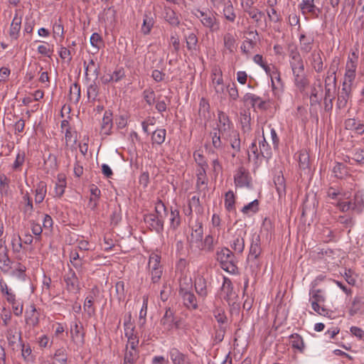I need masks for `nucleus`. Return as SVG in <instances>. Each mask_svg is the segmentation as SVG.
Masks as SVG:
<instances>
[{
  "label": "nucleus",
  "instance_id": "20e7f679",
  "mask_svg": "<svg viewBox=\"0 0 364 364\" xmlns=\"http://www.w3.org/2000/svg\"><path fill=\"white\" fill-rule=\"evenodd\" d=\"M195 16L200 21L202 25L211 32H216L220 28V21L215 14L211 11L196 9L193 13Z\"/></svg>",
  "mask_w": 364,
  "mask_h": 364
},
{
  "label": "nucleus",
  "instance_id": "c85d7f7f",
  "mask_svg": "<svg viewBox=\"0 0 364 364\" xmlns=\"http://www.w3.org/2000/svg\"><path fill=\"white\" fill-rule=\"evenodd\" d=\"M25 321L26 324L30 326L36 327L38 325L40 321V312L34 305L30 306V310L25 313Z\"/></svg>",
  "mask_w": 364,
  "mask_h": 364
},
{
  "label": "nucleus",
  "instance_id": "39448f33",
  "mask_svg": "<svg viewBox=\"0 0 364 364\" xmlns=\"http://www.w3.org/2000/svg\"><path fill=\"white\" fill-rule=\"evenodd\" d=\"M148 268L152 283H159L163 274L161 256L159 254L152 252L149 255Z\"/></svg>",
  "mask_w": 364,
  "mask_h": 364
},
{
  "label": "nucleus",
  "instance_id": "a211bd4d",
  "mask_svg": "<svg viewBox=\"0 0 364 364\" xmlns=\"http://www.w3.org/2000/svg\"><path fill=\"white\" fill-rule=\"evenodd\" d=\"M267 74L271 77L272 87L274 95L279 97L283 92L284 88V85L282 81L279 72L274 67H272L270 73Z\"/></svg>",
  "mask_w": 364,
  "mask_h": 364
},
{
  "label": "nucleus",
  "instance_id": "473e14b6",
  "mask_svg": "<svg viewBox=\"0 0 364 364\" xmlns=\"http://www.w3.org/2000/svg\"><path fill=\"white\" fill-rule=\"evenodd\" d=\"M164 20L171 26L178 27L181 20L178 14L170 7H166L163 13Z\"/></svg>",
  "mask_w": 364,
  "mask_h": 364
},
{
  "label": "nucleus",
  "instance_id": "bf43d9fd",
  "mask_svg": "<svg viewBox=\"0 0 364 364\" xmlns=\"http://www.w3.org/2000/svg\"><path fill=\"white\" fill-rule=\"evenodd\" d=\"M80 86L77 82H75L70 87V100L74 104H77L80 100Z\"/></svg>",
  "mask_w": 364,
  "mask_h": 364
},
{
  "label": "nucleus",
  "instance_id": "5fc2aeb1",
  "mask_svg": "<svg viewBox=\"0 0 364 364\" xmlns=\"http://www.w3.org/2000/svg\"><path fill=\"white\" fill-rule=\"evenodd\" d=\"M0 289L2 295L6 297L8 303L13 301L14 299L16 298V294L13 292L11 289L9 288L7 284L2 278L0 279Z\"/></svg>",
  "mask_w": 364,
  "mask_h": 364
},
{
  "label": "nucleus",
  "instance_id": "2eb2a0df",
  "mask_svg": "<svg viewBox=\"0 0 364 364\" xmlns=\"http://www.w3.org/2000/svg\"><path fill=\"white\" fill-rule=\"evenodd\" d=\"M234 182L237 187L249 188L251 185L249 171L243 166L239 167L234 175Z\"/></svg>",
  "mask_w": 364,
  "mask_h": 364
},
{
  "label": "nucleus",
  "instance_id": "7c9ffc66",
  "mask_svg": "<svg viewBox=\"0 0 364 364\" xmlns=\"http://www.w3.org/2000/svg\"><path fill=\"white\" fill-rule=\"evenodd\" d=\"M289 57V63L292 73H295L296 70L304 69V61L299 52L291 50Z\"/></svg>",
  "mask_w": 364,
  "mask_h": 364
},
{
  "label": "nucleus",
  "instance_id": "9d476101",
  "mask_svg": "<svg viewBox=\"0 0 364 364\" xmlns=\"http://www.w3.org/2000/svg\"><path fill=\"white\" fill-rule=\"evenodd\" d=\"M220 296L221 299L226 301L229 305L235 304L238 298L237 293L234 290L231 280L227 277H223Z\"/></svg>",
  "mask_w": 364,
  "mask_h": 364
},
{
  "label": "nucleus",
  "instance_id": "c03bdc74",
  "mask_svg": "<svg viewBox=\"0 0 364 364\" xmlns=\"http://www.w3.org/2000/svg\"><path fill=\"white\" fill-rule=\"evenodd\" d=\"M185 41L187 50L191 53L198 50V39L196 34L193 32L189 33L185 36Z\"/></svg>",
  "mask_w": 364,
  "mask_h": 364
},
{
  "label": "nucleus",
  "instance_id": "f257e3e1",
  "mask_svg": "<svg viewBox=\"0 0 364 364\" xmlns=\"http://www.w3.org/2000/svg\"><path fill=\"white\" fill-rule=\"evenodd\" d=\"M326 300V297L323 290L314 287L310 288L309 302L312 309L321 316L330 317L332 312L324 306L323 304Z\"/></svg>",
  "mask_w": 364,
  "mask_h": 364
},
{
  "label": "nucleus",
  "instance_id": "0e129e2a",
  "mask_svg": "<svg viewBox=\"0 0 364 364\" xmlns=\"http://www.w3.org/2000/svg\"><path fill=\"white\" fill-rule=\"evenodd\" d=\"M53 34L54 38H64V26L60 18L55 19L53 23Z\"/></svg>",
  "mask_w": 364,
  "mask_h": 364
},
{
  "label": "nucleus",
  "instance_id": "e433bc0d",
  "mask_svg": "<svg viewBox=\"0 0 364 364\" xmlns=\"http://www.w3.org/2000/svg\"><path fill=\"white\" fill-rule=\"evenodd\" d=\"M215 244V240L211 234L206 235L204 240H202L199 245L198 252L205 251L207 252H213Z\"/></svg>",
  "mask_w": 364,
  "mask_h": 364
},
{
  "label": "nucleus",
  "instance_id": "052dcab7",
  "mask_svg": "<svg viewBox=\"0 0 364 364\" xmlns=\"http://www.w3.org/2000/svg\"><path fill=\"white\" fill-rule=\"evenodd\" d=\"M112 127V113L105 112L102 118L101 129L105 134H108Z\"/></svg>",
  "mask_w": 364,
  "mask_h": 364
},
{
  "label": "nucleus",
  "instance_id": "4d7b16f0",
  "mask_svg": "<svg viewBox=\"0 0 364 364\" xmlns=\"http://www.w3.org/2000/svg\"><path fill=\"white\" fill-rule=\"evenodd\" d=\"M117 11L114 6H108L105 8L102 14V19L108 23H113L116 20Z\"/></svg>",
  "mask_w": 364,
  "mask_h": 364
},
{
  "label": "nucleus",
  "instance_id": "09e8293b",
  "mask_svg": "<svg viewBox=\"0 0 364 364\" xmlns=\"http://www.w3.org/2000/svg\"><path fill=\"white\" fill-rule=\"evenodd\" d=\"M327 195L330 198L339 201V198H348L350 193L349 191H343L342 189L330 187L327 191Z\"/></svg>",
  "mask_w": 364,
  "mask_h": 364
},
{
  "label": "nucleus",
  "instance_id": "680f3d73",
  "mask_svg": "<svg viewBox=\"0 0 364 364\" xmlns=\"http://www.w3.org/2000/svg\"><path fill=\"white\" fill-rule=\"evenodd\" d=\"M10 179L4 173L0 174V194L7 196L10 193Z\"/></svg>",
  "mask_w": 364,
  "mask_h": 364
},
{
  "label": "nucleus",
  "instance_id": "2f4dec72",
  "mask_svg": "<svg viewBox=\"0 0 364 364\" xmlns=\"http://www.w3.org/2000/svg\"><path fill=\"white\" fill-rule=\"evenodd\" d=\"M182 298L183 304L188 309L195 310L198 309V301L196 296L191 291H185L179 294Z\"/></svg>",
  "mask_w": 364,
  "mask_h": 364
},
{
  "label": "nucleus",
  "instance_id": "ddd939ff",
  "mask_svg": "<svg viewBox=\"0 0 364 364\" xmlns=\"http://www.w3.org/2000/svg\"><path fill=\"white\" fill-rule=\"evenodd\" d=\"M247 231L245 228H238L230 242V247L236 254L241 255L245 249V237Z\"/></svg>",
  "mask_w": 364,
  "mask_h": 364
},
{
  "label": "nucleus",
  "instance_id": "f704fd0d",
  "mask_svg": "<svg viewBox=\"0 0 364 364\" xmlns=\"http://www.w3.org/2000/svg\"><path fill=\"white\" fill-rule=\"evenodd\" d=\"M155 23V18L151 12H146L143 16V23L141 27V32L143 35H149Z\"/></svg>",
  "mask_w": 364,
  "mask_h": 364
},
{
  "label": "nucleus",
  "instance_id": "4c0bfd02",
  "mask_svg": "<svg viewBox=\"0 0 364 364\" xmlns=\"http://www.w3.org/2000/svg\"><path fill=\"white\" fill-rule=\"evenodd\" d=\"M178 283H179V294L191 291L193 287L192 278L190 275H179L178 276Z\"/></svg>",
  "mask_w": 364,
  "mask_h": 364
},
{
  "label": "nucleus",
  "instance_id": "49530a36",
  "mask_svg": "<svg viewBox=\"0 0 364 364\" xmlns=\"http://www.w3.org/2000/svg\"><path fill=\"white\" fill-rule=\"evenodd\" d=\"M298 162L299 168L304 172L309 170L310 159L306 151L302 150L298 154Z\"/></svg>",
  "mask_w": 364,
  "mask_h": 364
},
{
  "label": "nucleus",
  "instance_id": "c756f323",
  "mask_svg": "<svg viewBox=\"0 0 364 364\" xmlns=\"http://www.w3.org/2000/svg\"><path fill=\"white\" fill-rule=\"evenodd\" d=\"M124 334L128 339V346H130L132 350H136V347L138 346L139 340L134 333V326L129 322H124Z\"/></svg>",
  "mask_w": 364,
  "mask_h": 364
},
{
  "label": "nucleus",
  "instance_id": "cd10ccee",
  "mask_svg": "<svg viewBox=\"0 0 364 364\" xmlns=\"http://www.w3.org/2000/svg\"><path fill=\"white\" fill-rule=\"evenodd\" d=\"M352 87L349 86L343 85L342 89L338 92L337 97L336 106L338 109H343L346 107L347 103L350 98Z\"/></svg>",
  "mask_w": 364,
  "mask_h": 364
},
{
  "label": "nucleus",
  "instance_id": "3c124183",
  "mask_svg": "<svg viewBox=\"0 0 364 364\" xmlns=\"http://www.w3.org/2000/svg\"><path fill=\"white\" fill-rule=\"evenodd\" d=\"M65 139L66 147H70L71 150L75 149L77 142V134L71 130V128H67L65 132Z\"/></svg>",
  "mask_w": 364,
  "mask_h": 364
},
{
  "label": "nucleus",
  "instance_id": "13d9d810",
  "mask_svg": "<svg viewBox=\"0 0 364 364\" xmlns=\"http://www.w3.org/2000/svg\"><path fill=\"white\" fill-rule=\"evenodd\" d=\"M223 43L225 48L229 53H233L236 48V40L233 35L230 33H226L223 36Z\"/></svg>",
  "mask_w": 364,
  "mask_h": 364
},
{
  "label": "nucleus",
  "instance_id": "6e6d98bb",
  "mask_svg": "<svg viewBox=\"0 0 364 364\" xmlns=\"http://www.w3.org/2000/svg\"><path fill=\"white\" fill-rule=\"evenodd\" d=\"M198 114L200 117L204 120H207L210 117V105L204 98H202L200 101Z\"/></svg>",
  "mask_w": 364,
  "mask_h": 364
},
{
  "label": "nucleus",
  "instance_id": "a18cd8bd",
  "mask_svg": "<svg viewBox=\"0 0 364 364\" xmlns=\"http://www.w3.org/2000/svg\"><path fill=\"white\" fill-rule=\"evenodd\" d=\"M274 183L279 198L286 195V183L284 176L279 173L274 176Z\"/></svg>",
  "mask_w": 364,
  "mask_h": 364
},
{
  "label": "nucleus",
  "instance_id": "603ef678",
  "mask_svg": "<svg viewBox=\"0 0 364 364\" xmlns=\"http://www.w3.org/2000/svg\"><path fill=\"white\" fill-rule=\"evenodd\" d=\"M289 339L290 343L293 348L298 350L301 353L304 351L305 346L304 340L300 335L297 333H293L289 336Z\"/></svg>",
  "mask_w": 364,
  "mask_h": 364
},
{
  "label": "nucleus",
  "instance_id": "e2e57ef3",
  "mask_svg": "<svg viewBox=\"0 0 364 364\" xmlns=\"http://www.w3.org/2000/svg\"><path fill=\"white\" fill-rule=\"evenodd\" d=\"M223 14L225 18L230 21L234 22L236 18V14L234 10V7L230 1H228V4H225V6L223 10Z\"/></svg>",
  "mask_w": 364,
  "mask_h": 364
},
{
  "label": "nucleus",
  "instance_id": "a878e982",
  "mask_svg": "<svg viewBox=\"0 0 364 364\" xmlns=\"http://www.w3.org/2000/svg\"><path fill=\"white\" fill-rule=\"evenodd\" d=\"M321 54L322 52L319 50H314L309 57V60L311 66L317 73H321L324 68Z\"/></svg>",
  "mask_w": 364,
  "mask_h": 364
},
{
  "label": "nucleus",
  "instance_id": "1a4fd4ad",
  "mask_svg": "<svg viewBox=\"0 0 364 364\" xmlns=\"http://www.w3.org/2000/svg\"><path fill=\"white\" fill-rule=\"evenodd\" d=\"M316 0H301L298 7L301 14L306 18H318L321 13V9L316 5Z\"/></svg>",
  "mask_w": 364,
  "mask_h": 364
},
{
  "label": "nucleus",
  "instance_id": "c9c22d12",
  "mask_svg": "<svg viewBox=\"0 0 364 364\" xmlns=\"http://www.w3.org/2000/svg\"><path fill=\"white\" fill-rule=\"evenodd\" d=\"M23 207V213L25 218L29 219L30 217L33 215L34 208L33 205L32 198L29 196L28 193H26L22 198L21 202Z\"/></svg>",
  "mask_w": 364,
  "mask_h": 364
},
{
  "label": "nucleus",
  "instance_id": "393cba45",
  "mask_svg": "<svg viewBox=\"0 0 364 364\" xmlns=\"http://www.w3.org/2000/svg\"><path fill=\"white\" fill-rule=\"evenodd\" d=\"M294 86L301 92L304 91L309 85V81L305 73L304 69L296 70L292 73Z\"/></svg>",
  "mask_w": 364,
  "mask_h": 364
},
{
  "label": "nucleus",
  "instance_id": "58836bf2",
  "mask_svg": "<svg viewBox=\"0 0 364 364\" xmlns=\"http://www.w3.org/2000/svg\"><path fill=\"white\" fill-rule=\"evenodd\" d=\"M6 338L9 346H13L18 341L21 340V333L17 331L16 326H10L6 332Z\"/></svg>",
  "mask_w": 364,
  "mask_h": 364
},
{
  "label": "nucleus",
  "instance_id": "79ce46f5",
  "mask_svg": "<svg viewBox=\"0 0 364 364\" xmlns=\"http://www.w3.org/2000/svg\"><path fill=\"white\" fill-rule=\"evenodd\" d=\"M85 75L87 77L89 73H92L97 77L100 72V66L96 63V58H90L88 62H84Z\"/></svg>",
  "mask_w": 364,
  "mask_h": 364
},
{
  "label": "nucleus",
  "instance_id": "ea45409f",
  "mask_svg": "<svg viewBox=\"0 0 364 364\" xmlns=\"http://www.w3.org/2000/svg\"><path fill=\"white\" fill-rule=\"evenodd\" d=\"M161 324L163 326L164 330L170 331L174 326V316L172 311L168 309H166L164 315L161 319Z\"/></svg>",
  "mask_w": 364,
  "mask_h": 364
},
{
  "label": "nucleus",
  "instance_id": "de8ad7c7",
  "mask_svg": "<svg viewBox=\"0 0 364 364\" xmlns=\"http://www.w3.org/2000/svg\"><path fill=\"white\" fill-rule=\"evenodd\" d=\"M168 47L173 55L176 56L178 55L181 48V42L179 37L176 33H172L168 39Z\"/></svg>",
  "mask_w": 364,
  "mask_h": 364
},
{
  "label": "nucleus",
  "instance_id": "dca6fc26",
  "mask_svg": "<svg viewBox=\"0 0 364 364\" xmlns=\"http://www.w3.org/2000/svg\"><path fill=\"white\" fill-rule=\"evenodd\" d=\"M70 336L72 341L77 347H82L85 343V333L80 323L75 322L70 326Z\"/></svg>",
  "mask_w": 364,
  "mask_h": 364
},
{
  "label": "nucleus",
  "instance_id": "774afa93",
  "mask_svg": "<svg viewBox=\"0 0 364 364\" xmlns=\"http://www.w3.org/2000/svg\"><path fill=\"white\" fill-rule=\"evenodd\" d=\"M217 130H213L210 133V136L212 139V145L217 150H221L224 147V144L221 140L222 135L216 132Z\"/></svg>",
  "mask_w": 364,
  "mask_h": 364
},
{
  "label": "nucleus",
  "instance_id": "4468645a",
  "mask_svg": "<svg viewBox=\"0 0 364 364\" xmlns=\"http://www.w3.org/2000/svg\"><path fill=\"white\" fill-rule=\"evenodd\" d=\"M144 222L149 228L155 231L158 234H161L164 232V218L152 213H149L144 215Z\"/></svg>",
  "mask_w": 364,
  "mask_h": 364
},
{
  "label": "nucleus",
  "instance_id": "4be33fe9",
  "mask_svg": "<svg viewBox=\"0 0 364 364\" xmlns=\"http://www.w3.org/2000/svg\"><path fill=\"white\" fill-rule=\"evenodd\" d=\"M348 314L350 316L364 314V296L356 295L348 307Z\"/></svg>",
  "mask_w": 364,
  "mask_h": 364
},
{
  "label": "nucleus",
  "instance_id": "423d86ee",
  "mask_svg": "<svg viewBox=\"0 0 364 364\" xmlns=\"http://www.w3.org/2000/svg\"><path fill=\"white\" fill-rule=\"evenodd\" d=\"M343 198H339L337 207L343 213L348 210H353L357 213H360L364 210V200L363 195L360 193L355 194L353 201H342Z\"/></svg>",
  "mask_w": 364,
  "mask_h": 364
},
{
  "label": "nucleus",
  "instance_id": "72a5a7b5",
  "mask_svg": "<svg viewBox=\"0 0 364 364\" xmlns=\"http://www.w3.org/2000/svg\"><path fill=\"white\" fill-rule=\"evenodd\" d=\"M262 252L260 247V237L259 235L253 236L249 251L248 259H256L259 257Z\"/></svg>",
  "mask_w": 364,
  "mask_h": 364
},
{
  "label": "nucleus",
  "instance_id": "0eeeda50",
  "mask_svg": "<svg viewBox=\"0 0 364 364\" xmlns=\"http://www.w3.org/2000/svg\"><path fill=\"white\" fill-rule=\"evenodd\" d=\"M210 87L214 90L218 97L222 98L225 95V84L223 72L220 67L215 66L211 71Z\"/></svg>",
  "mask_w": 364,
  "mask_h": 364
},
{
  "label": "nucleus",
  "instance_id": "412c9836",
  "mask_svg": "<svg viewBox=\"0 0 364 364\" xmlns=\"http://www.w3.org/2000/svg\"><path fill=\"white\" fill-rule=\"evenodd\" d=\"M22 16L23 15L21 11L20 10H16L9 29V36L13 40H17L19 36L21 28Z\"/></svg>",
  "mask_w": 364,
  "mask_h": 364
},
{
  "label": "nucleus",
  "instance_id": "f3484780",
  "mask_svg": "<svg viewBox=\"0 0 364 364\" xmlns=\"http://www.w3.org/2000/svg\"><path fill=\"white\" fill-rule=\"evenodd\" d=\"M11 261L8 255V249L5 242L0 239V269L4 274H8L11 269Z\"/></svg>",
  "mask_w": 364,
  "mask_h": 364
},
{
  "label": "nucleus",
  "instance_id": "7ed1b4c3",
  "mask_svg": "<svg viewBox=\"0 0 364 364\" xmlns=\"http://www.w3.org/2000/svg\"><path fill=\"white\" fill-rule=\"evenodd\" d=\"M217 259L220 262L221 268L225 272L232 274L237 272L235 254L230 249L223 247L218 251Z\"/></svg>",
  "mask_w": 364,
  "mask_h": 364
},
{
  "label": "nucleus",
  "instance_id": "69168bd1",
  "mask_svg": "<svg viewBox=\"0 0 364 364\" xmlns=\"http://www.w3.org/2000/svg\"><path fill=\"white\" fill-rule=\"evenodd\" d=\"M54 363L67 364L68 355L65 348H59L55 350L53 355Z\"/></svg>",
  "mask_w": 364,
  "mask_h": 364
},
{
  "label": "nucleus",
  "instance_id": "aec40b11",
  "mask_svg": "<svg viewBox=\"0 0 364 364\" xmlns=\"http://www.w3.org/2000/svg\"><path fill=\"white\" fill-rule=\"evenodd\" d=\"M168 355L173 364H192L188 355L183 353L176 348H171Z\"/></svg>",
  "mask_w": 364,
  "mask_h": 364
},
{
  "label": "nucleus",
  "instance_id": "f03ea898",
  "mask_svg": "<svg viewBox=\"0 0 364 364\" xmlns=\"http://www.w3.org/2000/svg\"><path fill=\"white\" fill-rule=\"evenodd\" d=\"M336 72L337 68L336 66L331 65L326 72L324 78L325 95L324 102L326 107L328 106V102L330 104L331 108L333 106V100L336 91Z\"/></svg>",
  "mask_w": 364,
  "mask_h": 364
},
{
  "label": "nucleus",
  "instance_id": "a19ab883",
  "mask_svg": "<svg viewBox=\"0 0 364 364\" xmlns=\"http://www.w3.org/2000/svg\"><path fill=\"white\" fill-rule=\"evenodd\" d=\"M170 228L173 230H176L181 225V218L179 210L176 208L173 207L170 209L169 216Z\"/></svg>",
  "mask_w": 364,
  "mask_h": 364
},
{
  "label": "nucleus",
  "instance_id": "37998d69",
  "mask_svg": "<svg viewBox=\"0 0 364 364\" xmlns=\"http://www.w3.org/2000/svg\"><path fill=\"white\" fill-rule=\"evenodd\" d=\"M47 193V186L43 181H40L35 191V202L39 204L43 201Z\"/></svg>",
  "mask_w": 364,
  "mask_h": 364
},
{
  "label": "nucleus",
  "instance_id": "6ab92c4d",
  "mask_svg": "<svg viewBox=\"0 0 364 364\" xmlns=\"http://www.w3.org/2000/svg\"><path fill=\"white\" fill-rule=\"evenodd\" d=\"M196 189L199 192L205 193V190L208 188V179L206 176V171L204 165L201 164H199V167L196 171Z\"/></svg>",
  "mask_w": 364,
  "mask_h": 364
},
{
  "label": "nucleus",
  "instance_id": "9b49d317",
  "mask_svg": "<svg viewBox=\"0 0 364 364\" xmlns=\"http://www.w3.org/2000/svg\"><path fill=\"white\" fill-rule=\"evenodd\" d=\"M233 124L229 119V117L223 112H218L216 127L213 130L221 134L223 137L226 136L234 130Z\"/></svg>",
  "mask_w": 364,
  "mask_h": 364
},
{
  "label": "nucleus",
  "instance_id": "338daca9",
  "mask_svg": "<svg viewBox=\"0 0 364 364\" xmlns=\"http://www.w3.org/2000/svg\"><path fill=\"white\" fill-rule=\"evenodd\" d=\"M26 267L21 263H16L14 267L11 266V269L9 272L11 276L16 277L18 279H23L25 276V272Z\"/></svg>",
  "mask_w": 364,
  "mask_h": 364
},
{
  "label": "nucleus",
  "instance_id": "6e6552de",
  "mask_svg": "<svg viewBox=\"0 0 364 364\" xmlns=\"http://www.w3.org/2000/svg\"><path fill=\"white\" fill-rule=\"evenodd\" d=\"M203 237V230L201 223H198L195 228H192L191 235L187 238L188 250L192 252H198L199 245Z\"/></svg>",
  "mask_w": 364,
  "mask_h": 364
},
{
  "label": "nucleus",
  "instance_id": "bb28decb",
  "mask_svg": "<svg viewBox=\"0 0 364 364\" xmlns=\"http://www.w3.org/2000/svg\"><path fill=\"white\" fill-rule=\"evenodd\" d=\"M194 287L198 296L204 299L208 294L207 281L203 276L198 274L195 277Z\"/></svg>",
  "mask_w": 364,
  "mask_h": 364
},
{
  "label": "nucleus",
  "instance_id": "864d4df0",
  "mask_svg": "<svg viewBox=\"0 0 364 364\" xmlns=\"http://www.w3.org/2000/svg\"><path fill=\"white\" fill-rule=\"evenodd\" d=\"M94 301L95 295L92 294H89L85 298L83 308L89 317H92L95 314V308L93 306Z\"/></svg>",
  "mask_w": 364,
  "mask_h": 364
},
{
  "label": "nucleus",
  "instance_id": "8fccbe9b",
  "mask_svg": "<svg viewBox=\"0 0 364 364\" xmlns=\"http://www.w3.org/2000/svg\"><path fill=\"white\" fill-rule=\"evenodd\" d=\"M346 129L355 131L358 134L364 133V124L355 119H348L345 122Z\"/></svg>",
  "mask_w": 364,
  "mask_h": 364
},
{
  "label": "nucleus",
  "instance_id": "5701e85b",
  "mask_svg": "<svg viewBox=\"0 0 364 364\" xmlns=\"http://www.w3.org/2000/svg\"><path fill=\"white\" fill-rule=\"evenodd\" d=\"M223 138L230 143L232 149V156L235 157L241 150V141L239 132L234 129L229 134Z\"/></svg>",
  "mask_w": 364,
  "mask_h": 364
},
{
  "label": "nucleus",
  "instance_id": "f8f14e48",
  "mask_svg": "<svg viewBox=\"0 0 364 364\" xmlns=\"http://www.w3.org/2000/svg\"><path fill=\"white\" fill-rule=\"evenodd\" d=\"M66 289L73 294H78L80 291L79 279L75 271L70 268L63 277Z\"/></svg>",
  "mask_w": 364,
  "mask_h": 364
},
{
  "label": "nucleus",
  "instance_id": "b1692460",
  "mask_svg": "<svg viewBox=\"0 0 364 364\" xmlns=\"http://www.w3.org/2000/svg\"><path fill=\"white\" fill-rule=\"evenodd\" d=\"M125 77V72L124 68H116L112 73H105L103 75L100 80L103 85H107L111 82H117Z\"/></svg>",
  "mask_w": 364,
  "mask_h": 364
}]
</instances>
